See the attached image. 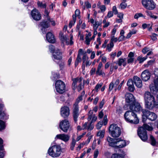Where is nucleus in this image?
I'll return each instance as SVG.
<instances>
[{
	"label": "nucleus",
	"instance_id": "17",
	"mask_svg": "<svg viewBox=\"0 0 158 158\" xmlns=\"http://www.w3.org/2000/svg\"><path fill=\"white\" fill-rule=\"evenodd\" d=\"M151 73L148 70H145L141 74V77L143 81H147L150 78Z\"/></svg>",
	"mask_w": 158,
	"mask_h": 158
},
{
	"label": "nucleus",
	"instance_id": "8",
	"mask_svg": "<svg viewBox=\"0 0 158 158\" xmlns=\"http://www.w3.org/2000/svg\"><path fill=\"white\" fill-rule=\"evenodd\" d=\"M143 114L144 116H145L149 119L151 121L155 120L157 118V115L154 113L151 112L148 110H142Z\"/></svg>",
	"mask_w": 158,
	"mask_h": 158
},
{
	"label": "nucleus",
	"instance_id": "43",
	"mask_svg": "<svg viewBox=\"0 0 158 158\" xmlns=\"http://www.w3.org/2000/svg\"><path fill=\"white\" fill-rule=\"evenodd\" d=\"M49 51L51 52H53L55 51L56 49H55L54 47L52 45H51L49 46Z\"/></svg>",
	"mask_w": 158,
	"mask_h": 158
},
{
	"label": "nucleus",
	"instance_id": "29",
	"mask_svg": "<svg viewBox=\"0 0 158 158\" xmlns=\"http://www.w3.org/2000/svg\"><path fill=\"white\" fill-rule=\"evenodd\" d=\"M124 31L123 30H122L120 32V36L118 38V40L119 42L122 41L124 40L125 36L124 35Z\"/></svg>",
	"mask_w": 158,
	"mask_h": 158
},
{
	"label": "nucleus",
	"instance_id": "28",
	"mask_svg": "<svg viewBox=\"0 0 158 158\" xmlns=\"http://www.w3.org/2000/svg\"><path fill=\"white\" fill-rule=\"evenodd\" d=\"M125 155V153L124 152H123L122 154L115 153L112 155L111 158H124Z\"/></svg>",
	"mask_w": 158,
	"mask_h": 158
},
{
	"label": "nucleus",
	"instance_id": "7",
	"mask_svg": "<svg viewBox=\"0 0 158 158\" xmlns=\"http://www.w3.org/2000/svg\"><path fill=\"white\" fill-rule=\"evenodd\" d=\"M70 127V123L67 119L62 120L60 123L59 127L64 132H67Z\"/></svg>",
	"mask_w": 158,
	"mask_h": 158
},
{
	"label": "nucleus",
	"instance_id": "20",
	"mask_svg": "<svg viewBox=\"0 0 158 158\" xmlns=\"http://www.w3.org/2000/svg\"><path fill=\"white\" fill-rule=\"evenodd\" d=\"M46 38L47 41L50 43H53L56 41L54 35L51 32H49L47 34Z\"/></svg>",
	"mask_w": 158,
	"mask_h": 158
},
{
	"label": "nucleus",
	"instance_id": "19",
	"mask_svg": "<svg viewBox=\"0 0 158 158\" xmlns=\"http://www.w3.org/2000/svg\"><path fill=\"white\" fill-rule=\"evenodd\" d=\"M133 79L134 84L137 87L140 88L142 86V81L139 77L135 76L133 77Z\"/></svg>",
	"mask_w": 158,
	"mask_h": 158
},
{
	"label": "nucleus",
	"instance_id": "30",
	"mask_svg": "<svg viewBox=\"0 0 158 158\" xmlns=\"http://www.w3.org/2000/svg\"><path fill=\"white\" fill-rule=\"evenodd\" d=\"M73 20L70 22L69 24V27L70 28L73 26L75 23L76 21V16L74 15H73Z\"/></svg>",
	"mask_w": 158,
	"mask_h": 158
},
{
	"label": "nucleus",
	"instance_id": "55",
	"mask_svg": "<svg viewBox=\"0 0 158 158\" xmlns=\"http://www.w3.org/2000/svg\"><path fill=\"white\" fill-rule=\"evenodd\" d=\"M85 42L86 44L87 45H89L90 44V42L91 40L90 38H86L85 37Z\"/></svg>",
	"mask_w": 158,
	"mask_h": 158
},
{
	"label": "nucleus",
	"instance_id": "14",
	"mask_svg": "<svg viewBox=\"0 0 158 158\" xmlns=\"http://www.w3.org/2000/svg\"><path fill=\"white\" fill-rule=\"evenodd\" d=\"M82 78L80 77V78H77L75 79L73 81V85L74 86L76 87L77 86V84L78 83V85L77 87V90L78 91H80L83 88V85H82L81 84V81L82 80Z\"/></svg>",
	"mask_w": 158,
	"mask_h": 158
},
{
	"label": "nucleus",
	"instance_id": "40",
	"mask_svg": "<svg viewBox=\"0 0 158 158\" xmlns=\"http://www.w3.org/2000/svg\"><path fill=\"white\" fill-rule=\"evenodd\" d=\"M118 39L117 38L115 37L114 35H112L111 36V39L110 42L113 43V42H116L118 40Z\"/></svg>",
	"mask_w": 158,
	"mask_h": 158
},
{
	"label": "nucleus",
	"instance_id": "26",
	"mask_svg": "<svg viewBox=\"0 0 158 158\" xmlns=\"http://www.w3.org/2000/svg\"><path fill=\"white\" fill-rule=\"evenodd\" d=\"M60 39L63 43H65L66 44H69V39L68 36H64L63 35H60Z\"/></svg>",
	"mask_w": 158,
	"mask_h": 158
},
{
	"label": "nucleus",
	"instance_id": "18",
	"mask_svg": "<svg viewBox=\"0 0 158 158\" xmlns=\"http://www.w3.org/2000/svg\"><path fill=\"white\" fill-rule=\"evenodd\" d=\"M53 56L54 58L53 60L57 62V60H60L62 58V53L60 52L59 49H57L53 52Z\"/></svg>",
	"mask_w": 158,
	"mask_h": 158
},
{
	"label": "nucleus",
	"instance_id": "13",
	"mask_svg": "<svg viewBox=\"0 0 158 158\" xmlns=\"http://www.w3.org/2000/svg\"><path fill=\"white\" fill-rule=\"evenodd\" d=\"M73 116L74 121L76 122L77 121V118L79 115V108L78 104L75 103L73 106Z\"/></svg>",
	"mask_w": 158,
	"mask_h": 158
},
{
	"label": "nucleus",
	"instance_id": "59",
	"mask_svg": "<svg viewBox=\"0 0 158 158\" xmlns=\"http://www.w3.org/2000/svg\"><path fill=\"white\" fill-rule=\"evenodd\" d=\"M92 137V136H89L85 142H84L85 145H87L89 143Z\"/></svg>",
	"mask_w": 158,
	"mask_h": 158
},
{
	"label": "nucleus",
	"instance_id": "1",
	"mask_svg": "<svg viewBox=\"0 0 158 158\" xmlns=\"http://www.w3.org/2000/svg\"><path fill=\"white\" fill-rule=\"evenodd\" d=\"M146 130L151 131L153 130V128L146 124H144L143 126L139 127L138 131V135L141 140L144 141L148 139Z\"/></svg>",
	"mask_w": 158,
	"mask_h": 158
},
{
	"label": "nucleus",
	"instance_id": "24",
	"mask_svg": "<svg viewBox=\"0 0 158 158\" xmlns=\"http://www.w3.org/2000/svg\"><path fill=\"white\" fill-rule=\"evenodd\" d=\"M40 25L42 27L41 30L43 31V33H45L46 32L45 29L49 27V23L47 22L43 21L40 23Z\"/></svg>",
	"mask_w": 158,
	"mask_h": 158
},
{
	"label": "nucleus",
	"instance_id": "6",
	"mask_svg": "<svg viewBox=\"0 0 158 158\" xmlns=\"http://www.w3.org/2000/svg\"><path fill=\"white\" fill-rule=\"evenodd\" d=\"M142 3L145 8L149 10H153L156 7V4L153 0H142Z\"/></svg>",
	"mask_w": 158,
	"mask_h": 158
},
{
	"label": "nucleus",
	"instance_id": "49",
	"mask_svg": "<svg viewBox=\"0 0 158 158\" xmlns=\"http://www.w3.org/2000/svg\"><path fill=\"white\" fill-rule=\"evenodd\" d=\"M127 85L128 86L133 85V81L131 79H129L127 82Z\"/></svg>",
	"mask_w": 158,
	"mask_h": 158
},
{
	"label": "nucleus",
	"instance_id": "37",
	"mask_svg": "<svg viewBox=\"0 0 158 158\" xmlns=\"http://www.w3.org/2000/svg\"><path fill=\"white\" fill-rule=\"evenodd\" d=\"M150 139L151 141V144L153 146L155 145L156 144V142L155 139L152 135H150Z\"/></svg>",
	"mask_w": 158,
	"mask_h": 158
},
{
	"label": "nucleus",
	"instance_id": "48",
	"mask_svg": "<svg viewBox=\"0 0 158 158\" xmlns=\"http://www.w3.org/2000/svg\"><path fill=\"white\" fill-rule=\"evenodd\" d=\"M103 121V124H104V125H106L107 124V122H108V119L107 118V115H105L103 121Z\"/></svg>",
	"mask_w": 158,
	"mask_h": 158
},
{
	"label": "nucleus",
	"instance_id": "25",
	"mask_svg": "<svg viewBox=\"0 0 158 158\" xmlns=\"http://www.w3.org/2000/svg\"><path fill=\"white\" fill-rule=\"evenodd\" d=\"M107 140L109 143L110 146L114 147L115 146V143L116 139H113L110 137H108L107 138Z\"/></svg>",
	"mask_w": 158,
	"mask_h": 158
},
{
	"label": "nucleus",
	"instance_id": "46",
	"mask_svg": "<svg viewBox=\"0 0 158 158\" xmlns=\"http://www.w3.org/2000/svg\"><path fill=\"white\" fill-rule=\"evenodd\" d=\"M150 50L149 48L145 47L142 50V52L144 54H145L147 52Z\"/></svg>",
	"mask_w": 158,
	"mask_h": 158
},
{
	"label": "nucleus",
	"instance_id": "3",
	"mask_svg": "<svg viewBox=\"0 0 158 158\" xmlns=\"http://www.w3.org/2000/svg\"><path fill=\"white\" fill-rule=\"evenodd\" d=\"M108 131L110 134L114 138L119 137L121 132V128L115 124H112L110 126Z\"/></svg>",
	"mask_w": 158,
	"mask_h": 158
},
{
	"label": "nucleus",
	"instance_id": "16",
	"mask_svg": "<svg viewBox=\"0 0 158 158\" xmlns=\"http://www.w3.org/2000/svg\"><path fill=\"white\" fill-rule=\"evenodd\" d=\"M115 148H122L126 146L127 143L126 141L121 139H116Z\"/></svg>",
	"mask_w": 158,
	"mask_h": 158
},
{
	"label": "nucleus",
	"instance_id": "2",
	"mask_svg": "<svg viewBox=\"0 0 158 158\" xmlns=\"http://www.w3.org/2000/svg\"><path fill=\"white\" fill-rule=\"evenodd\" d=\"M124 117L127 121L131 123L136 124L139 122L136 114L131 110L127 111L124 114Z\"/></svg>",
	"mask_w": 158,
	"mask_h": 158
},
{
	"label": "nucleus",
	"instance_id": "11",
	"mask_svg": "<svg viewBox=\"0 0 158 158\" xmlns=\"http://www.w3.org/2000/svg\"><path fill=\"white\" fill-rule=\"evenodd\" d=\"M31 15L32 18L36 21L40 20L41 18L40 13L36 9H34L31 11Z\"/></svg>",
	"mask_w": 158,
	"mask_h": 158
},
{
	"label": "nucleus",
	"instance_id": "56",
	"mask_svg": "<svg viewBox=\"0 0 158 158\" xmlns=\"http://www.w3.org/2000/svg\"><path fill=\"white\" fill-rule=\"evenodd\" d=\"M113 12L114 14H117L118 13V11L115 6H114L112 8Z\"/></svg>",
	"mask_w": 158,
	"mask_h": 158
},
{
	"label": "nucleus",
	"instance_id": "5",
	"mask_svg": "<svg viewBox=\"0 0 158 158\" xmlns=\"http://www.w3.org/2000/svg\"><path fill=\"white\" fill-rule=\"evenodd\" d=\"M55 86L56 91L59 93L63 94L65 91V84L61 80H59L56 81Z\"/></svg>",
	"mask_w": 158,
	"mask_h": 158
},
{
	"label": "nucleus",
	"instance_id": "4",
	"mask_svg": "<svg viewBox=\"0 0 158 158\" xmlns=\"http://www.w3.org/2000/svg\"><path fill=\"white\" fill-rule=\"evenodd\" d=\"M49 155L53 157L60 156L61 152V147L59 145H55L50 147L48 151Z\"/></svg>",
	"mask_w": 158,
	"mask_h": 158
},
{
	"label": "nucleus",
	"instance_id": "10",
	"mask_svg": "<svg viewBox=\"0 0 158 158\" xmlns=\"http://www.w3.org/2000/svg\"><path fill=\"white\" fill-rule=\"evenodd\" d=\"M60 114L61 116L64 118L68 117L70 114V110L68 107L64 106L60 109Z\"/></svg>",
	"mask_w": 158,
	"mask_h": 158
},
{
	"label": "nucleus",
	"instance_id": "62",
	"mask_svg": "<svg viewBox=\"0 0 158 158\" xmlns=\"http://www.w3.org/2000/svg\"><path fill=\"white\" fill-rule=\"evenodd\" d=\"M134 60V58L128 57L127 60V62L128 63H132Z\"/></svg>",
	"mask_w": 158,
	"mask_h": 158
},
{
	"label": "nucleus",
	"instance_id": "33",
	"mask_svg": "<svg viewBox=\"0 0 158 158\" xmlns=\"http://www.w3.org/2000/svg\"><path fill=\"white\" fill-rule=\"evenodd\" d=\"M114 46V44L113 43L110 42V43L107 45L106 49L109 52H110L112 50V49Z\"/></svg>",
	"mask_w": 158,
	"mask_h": 158
},
{
	"label": "nucleus",
	"instance_id": "42",
	"mask_svg": "<svg viewBox=\"0 0 158 158\" xmlns=\"http://www.w3.org/2000/svg\"><path fill=\"white\" fill-rule=\"evenodd\" d=\"M103 124L102 121H99L97 124L96 125V128L98 129H99L101 128Z\"/></svg>",
	"mask_w": 158,
	"mask_h": 158
},
{
	"label": "nucleus",
	"instance_id": "15",
	"mask_svg": "<svg viewBox=\"0 0 158 158\" xmlns=\"http://www.w3.org/2000/svg\"><path fill=\"white\" fill-rule=\"evenodd\" d=\"M70 138L69 136L64 134H59L56 135L55 138V140L58 139L61 140L65 142L68 141Z\"/></svg>",
	"mask_w": 158,
	"mask_h": 158
},
{
	"label": "nucleus",
	"instance_id": "50",
	"mask_svg": "<svg viewBox=\"0 0 158 158\" xmlns=\"http://www.w3.org/2000/svg\"><path fill=\"white\" fill-rule=\"evenodd\" d=\"M99 154V151L98 149H96L94 153V158H97Z\"/></svg>",
	"mask_w": 158,
	"mask_h": 158
},
{
	"label": "nucleus",
	"instance_id": "22",
	"mask_svg": "<svg viewBox=\"0 0 158 158\" xmlns=\"http://www.w3.org/2000/svg\"><path fill=\"white\" fill-rule=\"evenodd\" d=\"M93 112L91 110H90L88 112V121L92 119L91 123L95 122L97 119V117L95 116L94 114H93Z\"/></svg>",
	"mask_w": 158,
	"mask_h": 158
},
{
	"label": "nucleus",
	"instance_id": "34",
	"mask_svg": "<svg viewBox=\"0 0 158 158\" xmlns=\"http://www.w3.org/2000/svg\"><path fill=\"white\" fill-rule=\"evenodd\" d=\"M102 23L101 22H99L98 21H95V23L93 24V29H97L98 28Z\"/></svg>",
	"mask_w": 158,
	"mask_h": 158
},
{
	"label": "nucleus",
	"instance_id": "39",
	"mask_svg": "<svg viewBox=\"0 0 158 158\" xmlns=\"http://www.w3.org/2000/svg\"><path fill=\"white\" fill-rule=\"evenodd\" d=\"M89 57L86 54V52L84 53V55L82 57V61L83 64L84 63L85 61L88 60Z\"/></svg>",
	"mask_w": 158,
	"mask_h": 158
},
{
	"label": "nucleus",
	"instance_id": "38",
	"mask_svg": "<svg viewBox=\"0 0 158 158\" xmlns=\"http://www.w3.org/2000/svg\"><path fill=\"white\" fill-rule=\"evenodd\" d=\"M5 127V123L0 120V131L4 129Z\"/></svg>",
	"mask_w": 158,
	"mask_h": 158
},
{
	"label": "nucleus",
	"instance_id": "47",
	"mask_svg": "<svg viewBox=\"0 0 158 158\" xmlns=\"http://www.w3.org/2000/svg\"><path fill=\"white\" fill-rule=\"evenodd\" d=\"M37 5L38 6L41 8H44L46 7V5L45 4H43L42 2H37Z\"/></svg>",
	"mask_w": 158,
	"mask_h": 158
},
{
	"label": "nucleus",
	"instance_id": "36",
	"mask_svg": "<svg viewBox=\"0 0 158 158\" xmlns=\"http://www.w3.org/2000/svg\"><path fill=\"white\" fill-rule=\"evenodd\" d=\"M76 143V142L75 139L74 138H73L70 146V149L72 150H73Z\"/></svg>",
	"mask_w": 158,
	"mask_h": 158
},
{
	"label": "nucleus",
	"instance_id": "57",
	"mask_svg": "<svg viewBox=\"0 0 158 158\" xmlns=\"http://www.w3.org/2000/svg\"><path fill=\"white\" fill-rule=\"evenodd\" d=\"M150 26V24L144 23L142 25V27L143 29H145L147 27H149Z\"/></svg>",
	"mask_w": 158,
	"mask_h": 158
},
{
	"label": "nucleus",
	"instance_id": "51",
	"mask_svg": "<svg viewBox=\"0 0 158 158\" xmlns=\"http://www.w3.org/2000/svg\"><path fill=\"white\" fill-rule=\"evenodd\" d=\"M85 5L87 8H89L91 7V5L88 1H86L84 3Z\"/></svg>",
	"mask_w": 158,
	"mask_h": 158
},
{
	"label": "nucleus",
	"instance_id": "53",
	"mask_svg": "<svg viewBox=\"0 0 158 158\" xmlns=\"http://www.w3.org/2000/svg\"><path fill=\"white\" fill-rule=\"evenodd\" d=\"M114 63H115V62L111 64L110 66V70L109 72L110 74H111L112 73L114 68Z\"/></svg>",
	"mask_w": 158,
	"mask_h": 158
},
{
	"label": "nucleus",
	"instance_id": "44",
	"mask_svg": "<svg viewBox=\"0 0 158 158\" xmlns=\"http://www.w3.org/2000/svg\"><path fill=\"white\" fill-rule=\"evenodd\" d=\"M100 9L101 11L102 12H104L106 10V7L104 5H102L99 8Z\"/></svg>",
	"mask_w": 158,
	"mask_h": 158
},
{
	"label": "nucleus",
	"instance_id": "45",
	"mask_svg": "<svg viewBox=\"0 0 158 158\" xmlns=\"http://www.w3.org/2000/svg\"><path fill=\"white\" fill-rule=\"evenodd\" d=\"M154 62V61L152 60H150L148 62L147 64H144V66L146 67H148L149 65H151L153 64Z\"/></svg>",
	"mask_w": 158,
	"mask_h": 158
},
{
	"label": "nucleus",
	"instance_id": "27",
	"mask_svg": "<svg viewBox=\"0 0 158 158\" xmlns=\"http://www.w3.org/2000/svg\"><path fill=\"white\" fill-rule=\"evenodd\" d=\"M115 63L118 64L119 66L123 65V66L125 67L127 65L126 59V58H119L117 63L115 62Z\"/></svg>",
	"mask_w": 158,
	"mask_h": 158
},
{
	"label": "nucleus",
	"instance_id": "9",
	"mask_svg": "<svg viewBox=\"0 0 158 158\" xmlns=\"http://www.w3.org/2000/svg\"><path fill=\"white\" fill-rule=\"evenodd\" d=\"M125 100L126 103L129 106L132 105L135 102V99L132 94L127 93L125 95Z\"/></svg>",
	"mask_w": 158,
	"mask_h": 158
},
{
	"label": "nucleus",
	"instance_id": "21",
	"mask_svg": "<svg viewBox=\"0 0 158 158\" xmlns=\"http://www.w3.org/2000/svg\"><path fill=\"white\" fill-rule=\"evenodd\" d=\"M103 64L102 62H100L98 66L97 70L96 72V74L99 76L102 75L104 76L105 75V73L102 71L101 69L102 67Z\"/></svg>",
	"mask_w": 158,
	"mask_h": 158
},
{
	"label": "nucleus",
	"instance_id": "35",
	"mask_svg": "<svg viewBox=\"0 0 158 158\" xmlns=\"http://www.w3.org/2000/svg\"><path fill=\"white\" fill-rule=\"evenodd\" d=\"M105 133V130L99 131L97 133V135L98 136H99L101 138H102L104 136Z\"/></svg>",
	"mask_w": 158,
	"mask_h": 158
},
{
	"label": "nucleus",
	"instance_id": "64",
	"mask_svg": "<svg viewBox=\"0 0 158 158\" xmlns=\"http://www.w3.org/2000/svg\"><path fill=\"white\" fill-rule=\"evenodd\" d=\"M113 15V13L111 11H109L108 12L107 15V16L108 18H110L112 17Z\"/></svg>",
	"mask_w": 158,
	"mask_h": 158
},
{
	"label": "nucleus",
	"instance_id": "52",
	"mask_svg": "<svg viewBox=\"0 0 158 158\" xmlns=\"http://www.w3.org/2000/svg\"><path fill=\"white\" fill-rule=\"evenodd\" d=\"M127 5L126 3L122 2L120 4V6L121 9H124L126 7Z\"/></svg>",
	"mask_w": 158,
	"mask_h": 158
},
{
	"label": "nucleus",
	"instance_id": "41",
	"mask_svg": "<svg viewBox=\"0 0 158 158\" xmlns=\"http://www.w3.org/2000/svg\"><path fill=\"white\" fill-rule=\"evenodd\" d=\"M3 150V147L2 146H0V158H3L4 156Z\"/></svg>",
	"mask_w": 158,
	"mask_h": 158
},
{
	"label": "nucleus",
	"instance_id": "58",
	"mask_svg": "<svg viewBox=\"0 0 158 158\" xmlns=\"http://www.w3.org/2000/svg\"><path fill=\"white\" fill-rule=\"evenodd\" d=\"M102 86V84H98L96 86L95 89L96 90L97 92L98 91V89L101 88Z\"/></svg>",
	"mask_w": 158,
	"mask_h": 158
},
{
	"label": "nucleus",
	"instance_id": "23",
	"mask_svg": "<svg viewBox=\"0 0 158 158\" xmlns=\"http://www.w3.org/2000/svg\"><path fill=\"white\" fill-rule=\"evenodd\" d=\"M94 126L91 123L85 122L82 125V129H87L88 130H91L94 128Z\"/></svg>",
	"mask_w": 158,
	"mask_h": 158
},
{
	"label": "nucleus",
	"instance_id": "32",
	"mask_svg": "<svg viewBox=\"0 0 158 158\" xmlns=\"http://www.w3.org/2000/svg\"><path fill=\"white\" fill-rule=\"evenodd\" d=\"M8 118V116L6 115L4 112H0V118L2 119H7Z\"/></svg>",
	"mask_w": 158,
	"mask_h": 158
},
{
	"label": "nucleus",
	"instance_id": "12",
	"mask_svg": "<svg viewBox=\"0 0 158 158\" xmlns=\"http://www.w3.org/2000/svg\"><path fill=\"white\" fill-rule=\"evenodd\" d=\"M130 110L132 112L135 111L136 112H139L140 111L143 110H142V108L139 103L136 102H135L132 105L129 106Z\"/></svg>",
	"mask_w": 158,
	"mask_h": 158
},
{
	"label": "nucleus",
	"instance_id": "31",
	"mask_svg": "<svg viewBox=\"0 0 158 158\" xmlns=\"http://www.w3.org/2000/svg\"><path fill=\"white\" fill-rule=\"evenodd\" d=\"M147 58L148 57L147 56H146L144 57H142L141 56H139L138 57L137 60L138 61H139V63H141L146 60Z\"/></svg>",
	"mask_w": 158,
	"mask_h": 158
},
{
	"label": "nucleus",
	"instance_id": "63",
	"mask_svg": "<svg viewBox=\"0 0 158 158\" xmlns=\"http://www.w3.org/2000/svg\"><path fill=\"white\" fill-rule=\"evenodd\" d=\"M157 36V35L155 34V33H153L152 34V35L151 36V37L152 40H155L156 39V36Z\"/></svg>",
	"mask_w": 158,
	"mask_h": 158
},
{
	"label": "nucleus",
	"instance_id": "61",
	"mask_svg": "<svg viewBox=\"0 0 158 158\" xmlns=\"http://www.w3.org/2000/svg\"><path fill=\"white\" fill-rule=\"evenodd\" d=\"M80 12L79 10L78 9H76V10L75 11V15H74L76 17L77 16H79V15L80 14Z\"/></svg>",
	"mask_w": 158,
	"mask_h": 158
},
{
	"label": "nucleus",
	"instance_id": "60",
	"mask_svg": "<svg viewBox=\"0 0 158 158\" xmlns=\"http://www.w3.org/2000/svg\"><path fill=\"white\" fill-rule=\"evenodd\" d=\"M128 87V89L130 92H133L135 90L134 85L130 86Z\"/></svg>",
	"mask_w": 158,
	"mask_h": 158
},
{
	"label": "nucleus",
	"instance_id": "54",
	"mask_svg": "<svg viewBox=\"0 0 158 158\" xmlns=\"http://www.w3.org/2000/svg\"><path fill=\"white\" fill-rule=\"evenodd\" d=\"M143 15L141 13H137L135 14L134 16V18L135 19H138L139 17H143Z\"/></svg>",
	"mask_w": 158,
	"mask_h": 158
}]
</instances>
